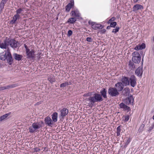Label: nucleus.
<instances>
[{"instance_id": "nucleus-1", "label": "nucleus", "mask_w": 154, "mask_h": 154, "mask_svg": "<svg viewBox=\"0 0 154 154\" xmlns=\"http://www.w3.org/2000/svg\"><path fill=\"white\" fill-rule=\"evenodd\" d=\"M20 45L19 43L14 39L6 38L3 42L0 43V48L2 49H6L8 46L10 45L11 48L15 49L18 47Z\"/></svg>"}, {"instance_id": "nucleus-2", "label": "nucleus", "mask_w": 154, "mask_h": 154, "mask_svg": "<svg viewBox=\"0 0 154 154\" xmlns=\"http://www.w3.org/2000/svg\"><path fill=\"white\" fill-rule=\"evenodd\" d=\"M89 101L90 105L93 106L96 102H100L103 100V98L101 95L99 93H95L94 94L93 96H90L87 99Z\"/></svg>"}, {"instance_id": "nucleus-3", "label": "nucleus", "mask_w": 154, "mask_h": 154, "mask_svg": "<svg viewBox=\"0 0 154 154\" xmlns=\"http://www.w3.org/2000/svg\"><path fill=\"white\" fill-rule=\"evenodd\" d=\"M42 126L39 122L34 123L29 128V132L31 133L36 132L37 130L41 128Z\"/></svg>"}, {"instance_id": "nucleus-4", "label": "nucleus", "mask_w": 154, "mask_h": 154, "mask_svg": "<svg viewBox=\"0 0 154 154\" xmlns=\"http://www.w3.org/2000/svg\"><path fill=\"white\" fill-rule=\"evenodd\" d=\"M132 60L135 63H139L140 62L141 57L140 55L137 51L134 52L132 54Z\"/></svg>"}, {"instance_id": "nucleus-5", "label": "nucleus", "mask_w": 154, "mask_h": 154, "mask_svg": "<svg viewBox=\"0 0 154 154\" xmlns=\"http://www.w3.org/2000/svg\"><path fill=\"white\" fill-rule=\"evenodd\" d=\"M108 94L111 97H116L119 94V93L115 87H110L108 89Z\"/></svg>"}, {"instance_id": "nucleus-6", "label": "nucleus", "mask_w": 154, "mask_h": 154, "mask_svg": "<svg viewBox=\"0 0 154 154\" xmlns=\"http://www.w3.org/2000/svg\"><path fill=\"white\" fill-rule=\"evenodd\" d=\"M137 78L134 75H131L129 77V85L133 87H135L137 84Z\"/></svg>"}, {"instance_id": "nucleus-7", "label": "nucleus", "mask_w": 154, "mask_h": 154, "mask_svg": "<svg viewBox=\"0 0 154 154\" xmlns=\"http://www.w3.org/2000/svg\"><path fill=\"white\" fill-rule=\"evenodd\" d=\"M7 52L6 60L9 64L11 65L13 62V59L8 48L7 49Z\"/></svg>"}, {"instance_id": "nucleus-8", "label": "nucleus", "mask_w": 154, "mask_h": 154, "mask_svg": "<svg viewBox=\"0 0 154 154\" xmlns=\"http://www.w3.org/2000/svg\"><path fill=\"white\" fill-rule=\"evenodd\" d=\"M35 53V51L33 49H32L31 51L29 50L28 51H26V53L27 56V58L32 59L35 58V55L34 54Z\"/></svg>"}, {"instance_id": "nucleus-9", "label": "nucleus", "mask_w": 154, "mask_h": 154, "mask_svg": "<svg viewBox=\"0 0 154 154\" xmlns=\"http://www.w3.org/2000/svg\"><path fill=\"white\" fill-rule=\"evenodd\" d=\"M124 85L121 82H119L117 83L115 85L114 87L119 93L122 91L124 88Z\"/></svg>"}, {"instance_id": "nucleus-10", "label": "nucleus", "mask_w": 154, "mask_h": 154, "mask_svg": "<svg viewBox=\"0 0 154 154\" xmlns=\"http://www.w3.org/2000/svg\"><path fill=\"white\" fill-rule=\"evenodd\" d=\"M121 81L125 86L129 85V78L128 77L122 76L121 79Z\"/></svg>"}, {"instance_id": "nucleus-11", "label": "nucleus", "mask_w": 154, "mask_h": 154, "mask_svg": "<svg viewBox=\"0 0 154 154\" xmlns=\"http://www.w3.org/2000/svg\"><path fill=\"white\" fill-rule=\"evenodd\" d=\"M74 0H70V2L65 7V10L67 12H69L71 8L74 5Z\"/></svg>"}, {"instance_id": "nucleus-12", "label": "nucleus", "mask_w": 154, "mask_h": 154, "mask_svg": "<svg viewBox=\"0 0 154 154\" xmlns=\"http://www.w3.org/2000/svg\"><path fill=\"white\" fill-rule=\"evenodd\" d=\"M45 123L49 126L51 127L53 122L50 117L48 116L46 117L45 119Z\"/></svg>"}, {"instance_id": "nucleus-13", "label": "nucleus", "mask_w": 154, "mask_h": 154, "mask_svg": "<svg viewBox=\"0 0 154 154\" xmlns=\"http://www.w3.org/2000/svg\"><path fill=\"white\" fill-rule=\"evenodd\" d=\"M143 73V69L142 67H139L135 70V74L138 76H142Z\"/></svg>"}, {"instance_id": "nucleus-14", "label": "nucleus", "mask_w": 154, "mask_h": 154, "mask_svg": "<svg viewBox=\"0 0 154 154\" xmlns=\"http://www.w3.org/2000/svg\"><path fill=\"white\" fill-rule=\"evenodd\" d=\"M143 9V7L139 4H136L133 7L132 11L133 12H137L138 10Z\"/></svg>"}, {"instance_id": "nucleus-15", "label": "nucleus", "mask_w": 154, "mask_h": 154, "mask_svg": "<svg viewBox=\"0 0 154 154\" xmlns=\"http://www.w3.org/2000/svg\"><path fill=\"white\" fill-rule=\"evenodd\" d=\"M107 92L106 88H102L100 91V94L101 95V97L104 99H106L107 98Z\"/></svg>"}, {"instance_id": "nucleus-16", "label": "nucleus", "mask_w": 154, "mask_h": 154, "mask_svg": "<svg viewBox=\"0 0 154 154\" xmlns=\"http://www.w3.org/2000/svg\"><path fill=\"white\" fill-rule=\"evenodd\" d=\"M60 115L62 118H63L68 113V110L66 108H63L60 110Z\"/></svg>"}, {"instance_id": "nucleus-17", "label": "nucleus", "mask_w": 154, "mask_h": 154, "mask_svg": "<svg viewBox=\"0 0 154 154\" xmlns=\"http://www.w3.org/2000/svg\"><path fill=\"white\" fill-rule=\"evenodd\" d=\"M119 105L120 108L123 109L124 110H127L128 112L131 110L130 107L125 105L123 103H121Z\"/></svg>"}, {"instance_id": "nucleus-18", "label": "nucleus", "mask_w": 154, "mask_h": 154, "mask_svg": "<svg viewBox=\"0 0 154 154\" xmlns=\"http://www.w3.org/2000/svg\"><path fill=\"white\" fill-rule=\"evenodd\" d=\"M20 18V15H17L15 14L13 17V20L11 21L10 22L12 24H14L16 23V21Z\"/></svg>"}, {"instance_id": "nucleus-19", "label": "nucleus", "mask_w": 154, "mask_h": 154, "mask_svg": "<svg viewBox=\"0 0 154 154\" xmlns=\"http://www.w3.org/2000/svg\"><path fill=\"white\" fill-rule=\"evenodd\" d=\"M13 56L14 59L17 61L21 60L23 57L22 55L17 53H14L13 54Z\"/></svg>"}, {"instance_id": "nucleus-20", "label": "nucleus", "mask_w": 154, "mask_h": 154, "mask_svg": "<svg viewBox=\"0 0 154 154\" xmlns=\"http://www.w3.org/2000/svg\"><path fill=\"white\" fill-rule=\"evenodd\" d=\"M70 14L71 16L74 17H79V14L78 11H71Z\"/></svg>"}, {"instance_id": "nucleus-21", "label": "nucleus", "mask_w": 154, "mask_h": 154, "mask_svg": "<svg viewBox=\"0 0 154 154\" xmlns=\"http://www.w3.org/2000/svg\"><path fill=\"white\" fill-rule=\"evenodd\" d=\"M57 115L58 114L57 112H55L52 115V121L53 122H57Z\"/></svg>"}, {"instance_id": "nucleus-22", "label": "nucleus", "mask_w": 154, "mask_h": 154, "mask_svg": "<svg viewBox=\"0 0 154 154\" xmlns=\"http://www.w3.org/2000/svg\"><path fill=\"white\" fill-rule=\"evenodd\" d=\"M76 21V18L74 17H72L69 18L66 23H69L70 24H74V23Z\"/></svg>"}, {"instance_id": "nucleus-23", "label": "nucleus", "mask_w": 154, "mask_h": 154, "mask_svg": "<svg viewBox=\"0 0 154 154\" xmlns=\"http://www.w3.org/2000/svg\"><path fill=\"white\" fill-rule=\"evenodd\" d=\"M7 53V51L4 54H3V53L0 54V59L2 60H5L6 59Z\"/></svg>"}, {"instance_id": "nucleus-24", "label": "nucleus", "mask_w": 154, "mask_h": 154, "mask_svg": "<svg viewBox=\"0 0 154 154\" xmlns=\"http://www.w3.org/2000/svg\"><path fill=\"white\" fill-rule=\"evenodd\" d=\"M130 92V89L128 87L125 88L123 91V95L126 96Z\"/></svg>"}, {"instance_id": "nucleus-25", "label": "nucleus", "mask_w": 154, "mask_h": 154, "mask_svg": "<svg viewBox=\"0 0 154 154\" xmlns=\"http://www.w3.org/2000/svg\"><path fill=\"white\" fill-rule=\"evenodd\" d=\"M103 27V26L101 24H95L94 26H93V27L92 29L94 30H97V29H102Z\"/></svg>"}, {"instance_id": "nucleus-26", "label": "nucleus", "mask_w": 154, "mask_h": 154, "mask_svg": "<svg viewBox=\"0 0 154 154\" xmlns=\"http://www.w3.org/2000/svg\"><path fill=\"white\" fill-rule=\"evenodd\" d=\"M11 112H9L8 113L5 114L3 116L0 117V121H2L5 119L10 114Z\"/></svg>"}, {"instance_id": "nucleus-27", "label": "nucleus", "mask_w": 154, "mask_h": 154, "mask_svg": "<svg viewBox=\"0 0 154 154\" xmlns=\"http://www.w3.org/2000/svg\"><path fill=\"white\" fill-rule=\"evenodd\" d=\"M128 65L131 69H134L135 68V64L133 61H131V60H130L129 61Z\"/></svg>"}, {"instance_id": "nucleus-28", "label": "nucleus", "mask_w": 154, "mask_h": 154, "mask_svg": "<svg viewBox=\"0 0 154 154\" xmlns=\"http://www.w3.org/2000/svg\"><path fill=\"white\" fill-rule=\"evenodd\" d=\"M17 86L16 84H14L5 86V89L14 88Z\"/></svg>"}, {"instance_id": "nucleus-29", "label": "nucleus", "mask_w": 154, "mask_h": 154, "mask_svg": "<svg viewBox=\"0 0 154 154\" xmlns=\"http://www.w3.org/2000/svg\"><path fill=\"white\" fill-rule=\"evenodd\" d=\"M127 100L128 101L129 103H133L134 102V99L132 96L131 95H130L128 97Z\"/></svg>"}, {"instance_id": "nucleus-30", "label": "nucleus", "mask_w": 154, "mask_h": 154, "mask_svg": "<svg viewBox=\"0 0 154 154\" xmlns=\"http://www.w3.org/2000/svg\"><path fill=\"white\" fill-rule=\"evenodd\" d=\"M121 131V125L119 126L117 128L116 135L117 136H119L120 134V132Z\"/></svg>"}, {"instance_id": "nucleus-31", "label": "nucleus", "mask_w": 154, "mask_h": 154, "mask_svg": "<svg viewBox=\"0 0 154 154\" xmlns=\"http://www.w3.org/2000/svg\"><path fill=\"white\" fill-rule=\"evenodd\" d=\"M23 11V10L22 9L20 8L17 9L16 12V14L17 15H20V14H22V11Z\"/></svg>"}, {"instance_id": "nucleus-32", "label": "nucleus", "mask_w": 154, "mask_h": 154, "mask_svg": "<svg viewBox=\"0 0 154 154\" xmlns=\"http://www.w3.org/2000/svg\"><path fill=\"white\" fill-rule=\"evenodd\" d=\"M5 4L2 2H1L0 3V14H1L4 9Z\"/></svg>"}, {"instance_id": "nucleus-33", "label": "nucleus", "mask_w": 154, "mask_h": 154, "mask_svg": "<svg viewBox=\"0 0 154 154\" xmlns=\"http://www.w3.org/2000/svg\"><path fill=\"white\" fill-rule=\"evenodd\" d=\"M110 26L111 27L115 28L117 25V23L116 22H112L110 23Z\"/></svg>"}, {"instance_id": "nucleus-34", "label": "nucleus", "mask_w": 154, "mask_h": 154, "mask_svg": "<svg viewBox=\"0 0 154 154\" xmlns=\"http://www.w3.org/2000/svg\"><path fill=\"white\" fill-rule=\"evenodd\" d=\"M68 85V82H66L64 83H62L60 84V86L61 88H64L66 87L67 85Z\"/></svg>"}, {"instance_id": "nucleus-35", "label": "nucleus", "mask_w": 154, "mask_h": 154, "mask_svg": "<svg viewBox=\"0 0 154 154\" xmlns=\"http://www.w3.org/2000/svg\"><path fill=\"white\" fill-rule=\"evenodd\" d=\"M119 27H116L115 29H113L112 32L115 33H116L119 31Z\"/></svg>"}, {"instance_id": "nucleus-36", "label": "nucleus", "mask_w": 154, "mask_h": 154, "mask_svg": "<svg viewBox=\"0 0 154 154\" xmlns=\"http://www.w3.org/2000/svg\"><path fill=\"white\" fill-rule=\"evenodd\" d=\"M140 49H144L146 47L145 44L144 43H142L140 45H139Z\"/></svg>"}, {"instance_id": "nucleus-37", "label": "nucleus", "mask_w": 154, "mask_h": 154, "mask_svg": "<svg viewBox=\"0 0 154 154\" xmlns=\"http://www.w3.org/2000/svg\"><path fill=\"white\" fill-rule=\"evenodd\" d=\"M88 23L89 25H91V27L92 28H93V26H94V25L95 24V22H92L91 21H88Z\"/></svg>"}, {"instance_id": "nucleus-38", "label": "nucleus", "mask_w": 154, "mask_h": 154, "mask_svg": "<svg viewBox=\"0 0 154 154\" xmlns=\"http://www.w3.org/2000/svg\"><path fill=\"white\" fill-rule=\"evenodd\" d=\"M48 80L51 82L52 83L55 82V79L53 78H51V77H49L48 78Z\"/></svg>"}, {"instance_id": "nucleus-39", "label": "nucleus", "mask_w": 154, "mask_h": 154, "mask_svg": "<svg viewBox=\"0 0 154 154\" xmlns=\"http://www.w3.org/2000/svg\"><path fill=\"white\" fill-rule=\"evenodd\" d=\"M93 39L91 37H88L86 38V41L88 42H93Z\"/></svg>"}, {"instance_id": "nucleus-40", "label": "nucleus", "mask_w": 154, "mask_h": 154, "mask_svg": "<svg viewBox=\"0 0 154 154\" xmlns=\"http://www.w3.org/2000/svg\"><path fill=\"white\" fill-rule=\"evenodd\" d=\"M72 34V31L71 30H69L68 32L67 35L69 37L71 36Z\"/></svg>"}, {"instance_id": "nucleus-41", "label": "nucleus", "mask_w": 154, "mask_h": 154, "mask_svg": "<svg viewBox=\"0 0 154 154\" xmlns=\"http://www.w3.org/2000/svg\"><path fill=\"white\" fill-rule=\"evenodd\" d=\"M154 128V123H153L152 125L149 128L148 131H151L152 129Z\"/></svg>"}, {"instance_id": "nucleus-42", "label": "nucleus", "mask_w": 154, "mask_h": 154, "mask_svg": "<svg viewBox=\"0 0 154 154\" xmlns=\"http://www.w3.org/2000/svg\"><path fill=\"white\" fill-rule=\"evenodd\" d=\"M125 120L124 121H125V122H127L129 120V116H128V115H127L126 116H125Z\"/></svg>"}, {"instance_id": "nucleus-43", "label": "nucleus", "mask_w": 154, "mask_h": 154, "mask_svg": "<svg viewBox=\"0 0 154 154\" xmlns=\"http://www.w3.org/2000/svg\"><path fill=\"white\" fill-rule=\"evenodd\" d=\"M33 149L34 150V151L35 152H39L41 150L40 149L38 148L37 147L34 148Z\"/></svg>"}, {"instance_id": "nucleus-44", "label": "nucleus", "mask_w": 154, "mask_h": 154, "mask_svg": "<svg viewBox=\"0 0 154 154\" xmlns=\"http://www.w3.org/2000/svg\"><path fill=\"white\" fill-rule=\"evenodd\" d=\"M115 19L116 18L115 17H112L109 20L108 23H109V22H113Z\"/></svg>"}, {"instance_id": "nucleus-45", "label": "nucleus", "mask_w": 154, "mask_h": 154, "mask_svg": "<svg viewBox=\"0 0 154 154\" xmlns=\"http://www.w3.org/2000/svg\"><path fill=\"white\" fill-rule=\"evenodd\" d=\"M106 31V30L105 29H103L100 31V32L101 34H104L105 33Z\"/></svg>"}, {"instance_id": "nucleus-46", "label": "nucleus", "mask_w": 154, "mask_h": 154, "mask_svg": "<svg viewBox=\"0 0 154 154\" xmlns=\"http://www.w3.org/2000/svg\"><path fill=\"white\" fill-rule=\"evenodd\" d=\"M140 48L139 45H137L135 48L134 49L136 50H138L140 49Z\"/></svg>"}, {"instance_id": "nucleus-47", "label": "nucleus", "mask_w": 154, "mask_h": 154, "mask_svg": "<svg viewBox=\"0 0 154 154\" xmlns=\"http://www.w3.org/2000/svg\"><path fill=\"white\" fill-rule=\"evenodd\" d=\"M131 141V139L130 138H129L127 141L125 143H126V145H128L130 143V142Z\"/></svg>"}, {"instance_id": "nucleus-48", "label": "nucleus", "mask_w": 154, "mask_h": 154, "mask_svg": "<svg viewBox=\"0 0 154 154\" xmlns=\"http://www.w3.org/2000/svg\"><path fill=\"white\" fill-rule=\"evenodd\" d=\"M24 47L26 49V51H29V49L28 48L27 46L25 44H24Z\"/></svg>"}, {"instance_id": "nucleus-49", "label": "nucleus", "mask_w": 154, "mask_h": 154, "mask_svg": "<svg viewBox=\"0 0 154 154\" xmlns=\"http://www.w3.org/2000/svg\"><path fill=\"white\" fill-rule=\"evenodd\" d=\"M5 89V86L0 87V91Z\"/></svg>"}, {"instance_id": "nucleus-50", "label": "nucleus", "mask_w": 154, "mask_h": 154, "mask_svg": "<svg viewBox=\"0 0 154 154\" xmlns=\"http://www.w3.org/2000/svg\"><path fill=\"white\" fill-rule=\"evenodd\" d=\"M7 1H8V0H2L1 2H2L5 4L6 2Z\"/></svg>"}, {"instance_id": "nucleus-51", "label": "nucleus", "mask_w": 154, "mask_h": 154, "mask_svg": "<svg viewBox=\"0 0 154 154\" xmlns=\"http://www.w3.org/2000/svg\"><path fill=\"white\" fill-rule=\"evenodd\" d=\"M139 0H133V2L134 3H136L137 2H138Z\"/></svg>"}, {"instance_id": "nucleus-52", "label": "nucleus", "mask_w": 154, "mask_h": 154, "mask_svg": "<svg viewBox=\"0 0 154 154\" xmlns=\"http://www.w3.org/2000/svg\"><path fill=\"white\" fill-rule=\"evenodd\" d=\"M110 27H111V26H110V25L109 26H108L107 27V28H106V29H110Z\"/></svg>"}, {"instance_id": "nucleus-53", "label": "nucleus", "mask_w": 154, "mask_h": 154, "mask_svg": "<svg viewBox=\"0 0 154 154\" xmlns=\"http://www.w3.org/2000/svg\"><path fill=\"white\" fill-rule=\"evenodd\" d=\"M127 145H126V143H125V145L124 146V147L125 148V147H127Z\"/></svg>"}, {"instance_id": "nucleus-54", "label": "nucleus", "mask_w": 154, "mask_h": 154, "mask_svg": "<svg viewBox=\"0 0 154 154\" xmlns=\"http://www.w3.org/2000/svg\"><path fill=\"white\" fill-rule=\"evenodd\" d=\"M41 54V53H39V54H37V55H39V56L40 57V56H41L40 55Z\"/></svg>"}, {"instance_id": "nucleus-55", "label": "nucleus", "mask_w": 154, "mask_h": 154, "mask_svg": "<svg viewBox=\"0 0 154 154\" xmlns=\"http://www.w3.org/2000/svg\"><path fill=\"white\" fill-rule=\"evenodd\" d=\"M28 1H26V0H24V2L26 3Z\"/></svg>"}, {"instance_id": "nucleus-56", "label": "nucleus", "mask_w": 154, "mask_h": 154, "mask_svg": "<svg viewBox=\"0 0 154 154\" xmlns=\"http://www.w3.org/2000/svg\"><path fill=\"white\" fill-rule=\"evenodd\" d=\"M152 40L154 42V37H153Z\"/></svg>"}, {"instance_id": "nucleus-57", "label": "nucleus", "mask_w": 154, "mask_h": 154, "mask_svg": "<svg viewBox=\"0 0 154 154\" xmlns=\"http://www.w3.org/2000/svg\"><path fill=\"white\" fill-rule=\"evenodd\" d=\"M84 96H88V94H86V95L85 94L84 95Z\"/></svg>"}, {"instance_id": "nucleus-58", "label": "nucleus", "mask_w": 154, "mask_h": 154, "mask_svg": "<svg viewBox=\"0 0 154 154\" xmlns=\"http://www.w3.org/2000/svg\"><path fill=\"white\" fill-rule=\"evenodd\" d=\"M37 57H38V58H40V57L38 55Z\"/></svg>"}, {"instance_id": "nucleus-59", "label": "nucleus", "mask_w": 154, "mask_h": 154, "mask_svg": "<svg viewBox=\"0 0 154 154\" xmlns=\"http://www.w3.org/2000/svg\"><path fill=\"white\" fill-rule=\"evenodd\" d=\"M154 120V115L153 116V118H152Z\"/></svg>"}, {"instance_id": "nucleus-60", "label": "nucleus", "mask_w": 154, "mask_h": 154, "mask_svg": "<svg viewBox=\"0 0 154 154\" xmlns=\"http://www.w3.org/2000/svg\"><path fill=\"white\" fill-rule=\"evenodd\" d=\"M56 19H58V18H56Z\"/></svg>"}, {"instance_id": "nucleus-61", "label": "nucleus", "mask_w": 154, "mask_h": 154, "mask_svg": "<svg viewBox=\"0 0 154 154\" xmlns=\"http://www.w3.org/2000/svg\"><path fill=\"white\" fill-rule=\"evenodd\" d=\"M56 19H58V18H56Z\"/></svg>"}, {"instance_id": "nucleus-62", "label": "nucleus", "mask_w": 154, "mask_h": 154, "mask_svg": "<svg viewBox=\"0 0 154 154\" xmlns=\"http://www.w3.org/2000/svg\"><path fill=\"white\" fill-rule=\"evenodd\" d=\"M143 61V59H142V61Z\"/></svg>"}, {"instance_id": "nucleus-63", "label": "nucleus", "mask_w": 154, "mask_h": 154, "mask_svg": "<svg viewBox=\"0 0 154 154\" xmlns=\"http://www.w3.org/2000/svg\"><path fill=\"white\" fill-rule=\"evenodd\" d=\"M28 0H26V1H28Z\"/></svg>"}]
</instances>
